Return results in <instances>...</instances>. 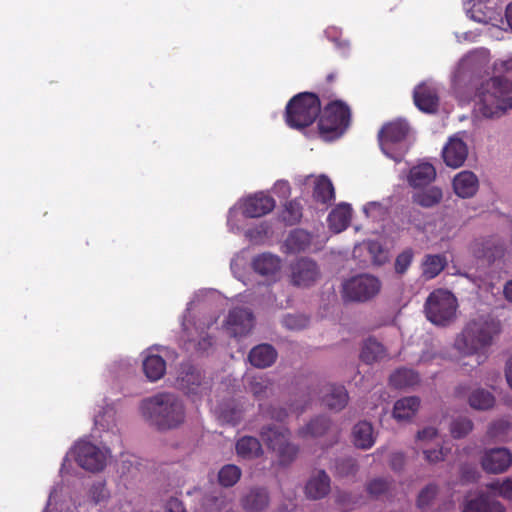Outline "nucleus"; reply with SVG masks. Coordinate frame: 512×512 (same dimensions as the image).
<instances>
[{
	"label": "nucleus",
	"mask_w": 512,
	"mask_h": 512,
	"mask_svg": "<svg viewBox=\"0 0 512 512\" xmlns=\"http://www.w3.org/2000/svg\"><path fill=\"white\" fill-rule=\"evenodd\" d=\"M497 69L503 75L484 82L477 93L476 111L487 119L500 118L512 108V59L502 61Z\"/></svg>",
	"instance_id": "obj_1"
},
{
	"label": "nucleus",
	"mask_w": 512,
	"mask_h": 512,
	"mask_svg": "<svg viewBox=\"0 0 512 512\" xmlns=\"http://www.w3.org/2000/svg\"><path fill=\"white\" fill-rule=\"evenodd\" d=\"M140 412L144 420L159 431L179 427L185 420V407L181 399L162 392L141 401Z\"/></svg>",
	"instance_id": "obj_2"
},
{
	"label": "nucleus",
	"mask_w": 512,
	"mask_h": 512,
	"mask_svg": "<svg viewBox=\"0 0 512 512\" xmlns=\"http://www.w3.org/2000/svg\"><path fill=\"white\" fill-rule=\"evenodd\" d=\"M500 332L498 320L481 316L466 324L456 337L454 346L463 355H473L489 347Z\"/></svg>",
	"instance_id": "obj_3"
},
{
	"label": "nucleus",
	"mask_w": 512,
	"mask_h": 512,
	"mask_svg": "<svg viewBox=\"0 0 512 512\" xmlns=\"http://www.w3.org/2000/svg\"><path fill=\"white\" fill-rule=\"evenodd\" d=\"M321 113V103L314 93L303 92L294 96L286 106V122L296 129L310 126Z\"/></svg>",
	"instance_id": "obj_4"
},
{
	"label": "nucleus",
	"mask_w": 512,
	"mask_h": 512,
	"mask_svg": "<svg viewBox=\"0 0 512 512\" xmlns=\"http://www.w3.org/2000/svg\"><path fill=\"white\" fill-rule=\"evenodd\" d=\"M351 111L349 106L341 100L327 104L319 117L318 127L325 140L340 137L349 127Z\"/></svg>",
	"instance_id": "obj_5"
},
{
	"label": "nucleus",
	"mask_w": 512,
	"mask_h": 512,
	"mask_svg": "<svg viewBox=\"0 0 512 512\" xmlns=\"http://www.w3.org/2000/svg\"><path fill=\"white\" fill-rule=\"evenodd\" d=\"M458 302L448 290L437 289L430 293L425 303L427 319L435 325L447 326L456 319Z\"/></svg>",
	"instance_id": "obj_6"
},
{
	"label": "nucleus",
	"mask_w": 512,
	"mask_h": 512,
	"mask_svg": "<svg viewBox=\"0 0 512 512\" xmlns=\"http://www.w3.org/2000/svg\"><path fill=\"white\" fill-rule=\"evenodd\" d=\"M382 289L381 280L369 273L350 277L342 284V299L345 302L366 303L374 299Z\"/></svg>",
	"instance_id": "obj_7"
},
{
	"label": "nucleus",
	"mask_w": 512,
	"mask_h": 512,
	"mask_svg": "<svg viewBox=\"0 0 512 512\" xmlns=\"http://www.w3.org/2000/svg\"><path fill=\"white\" fill-rule=\"evenodd\" d=\"M409 125L404 120H396L385 124L378 133L382 152L396 162L403 159L402 151H394L392 145L404 141L409 133Z\"/></svg>",
	"instance_id": "obj_8"
},
{
	"label": "nucleus",
	"mask_w": 512,
	"mask_h": 512,
	"mask_svg": "<svg viewBox=\"0 0 512 512\" xmlns=\"http://www.w3.org/2000/svg\"><path fill=\"white\" fill-rule=\"evenodd\" d=\"M321 277L319 265L311 258L299 257L289 265V280L293 286L308 288Z\"/></svg>",
	"instance_id": "obj_9"
},
{
	"label": "nucleus",
	"mask_w": 512,
	"mask_h": 512,
	"mask_svg": "<svg viewBox=\"0 0 512 512\" xmlns=\"http://www.w3.org/2000/svg\"><path fill=\"white\" fill-rule=\"evenodd\" d=\"M73 454L78 465L87 471H101L106 465V453L91 442H78Z\"/></svg>",
	"instance_id": "obj_10"
},
{
	"label": "nucleus",
	"mask_w": 512,
	"mask_h": 512,
	"mask_svg": "<svg viewBox=\"0 0 512 512\" xmlns=\"http://www.w3.org/2000/svg\"><path fill=\"white\" fill-rule=\"evenodd\" d=\"M512 464V453L505 447L486 448L482 451L480 465L488 474L506 472Z\"/></svg>",
	"instance_id": "obj_11"
},
{
	"label": "nucleus",
	"mask_w": 512,
	"mask_h": 512,
	"mask_svg": "<svg viewBox=\"0 0 512 512\" xmlns=\"http://www.w3.org/2000/svg\"><path fill=\"white\" fill-rule=\"evenodd\" d=\"M240 505L245 512H263L270 504V495L264 487H251L240 497Z\"/></svg>",
	"instance_id": "obj_12"
},
{
	"label": "nucleus",
	"mask_w": 512,
	"mask_h": 512,
	"mask_svg": "<svg viewBox=\"0 0 512 512\" xmlns=\"http://www.w3.org/2000/svg\"><path fill=\"white\" fill-rule=\"evenodd\" d=\"M253 328V314L246 308H234L227 317V330L233 337L248 334Z\"/></svg>",
	"instance_id": "obj_13"
},
{
	"label": "nucleus",
	"mask_w": 512,
	"mask_h": 512,
	"mask_svg": "<svg viewBox=\"0 0 512 512\" xmlns=\"http://www.w3.org/2000/svg\"><path fill=\"white\" fill-rule=\"evenodd\" d=\"M468 156L466 143L458 138L451 137L442 150V157L445 164L451 168L462 166Z\"/></svg>",
	"instance_id": "obj_14"
},
{
	"label": "nucleus",
	"mask_w": 512,
	"mask_h": 512,
	"mask_svg": "<svg viewBox=\"0 0 512 512\" xmlns=\"http://www.w3.org/2000/svg\"><path fill=\"white\" fill-rule=\"evenodd\" d=\"M275 207V200L264 193H257L248 197L243 204V214L249 218H258L271 212Z\"/></svg>",
	"instance_id": "obj_15"
},
{
	"label": "nucleus",
	"mask_w": 512,
	"mask_h": 512,
	"mask_svg": "<svg viewBox=\"0 0 512 512\" xmlns=\"http://www.w3.org/2000/svg\"><path fill=\"white\" fill-rule=\"evenodd\" d=\"M331 490V479L324 470L314 471L305 485V495L312 500L326 497Z\"/></svg>",
	"instance_id": "obj_16"
},
{
	"label": "nucleus",
	"mask_w": 512,
	"mask_h": 512,
	"mask_svg": "<svg viewBox=\"0 0 512 512\" xmlns=\"http://www.w3.org/2000/svg\"><path fill=\"white\" fill-rule=\"evenodd\" d=\"M415 105L423 112L434 113L439 106V97L436 89L426 83L419 84L413 93Z\"/></svg>",
	"instance_id": "obj_17"
},
{
	"label": "nucleus",
	"mask_w": 512,
	"mask_h": 512,
	"mask_svg": "<svg viewBox=\"0 0 512 512\" xmlns=\"http://www.w3.org/2000/svg\"><path fill=\"white\" fill-rule=\"evenodd\" d=\"M335 427L332 421L326 416H317L311 419L305 426L298 431L300 437L319 438L328 434H335Z\"/></svg>",
	"instance_id": "obj_18"
},
{
	"label": "nucleus",
	"mask_w": 512,
	"mask_h": 512,
	"mask_svg": "<svg viewBox=\"0 0 512 512\" xmlns=\"http://www.w3.org/2000/svg\"><path fill=\"white\" fill-rule=\"evenodd\" d=\"M472 251L477 258H483L491 263L502 257L504 247L498 240L481 239L473 243Z\"/></svg>",
	"instance_id": "obj_19"
},
{
	"label": "nucleus",
	"mask_w": 512,
	"mask_h": 512,
	"mask_svg": "<svg viewBox=\"0 0 512 512\" xmlns=\"http://www.w3.org/2000/svg\"><path fill=\"white\" fill-rule=\"evenodd\" d=\"M478 187V178L471 171H462L453 179L454 192L461 198H470L474 196Z\"/></svg>",
	"instance_id": "obj_20"
},
{
	"label": "nucleus",
	"mask_w": 512,
	"mask_h": 512,
	"mask_svg": "<svg viewBox=\"0 0 512 512\" xmlns=\"http://www.w3.org/2000/svg\"><path fill=\"white\" fill-rule=\"evenodd\" d=\"M436 178V169L430 163H420L410 169L407 181L413 188L429 185Z\"/></svg>",
	"instance_id": "obj_21"
},
{
	"label": "nucleus",
	"mask_w": 512,
	"mask_h": 512,
	"mask_svg": "<svg viewBox=\"0 0 512 512\" xmlns=\"http://www.w3.org/2000/svg\"><path fill=\"white\" fill-rule=\"evenodd\" d=\"M203 376L200 370L190 364H183L177 377L178 386L187 393H194L200 387Z\"/></svg>",
	"instance_id": "obj_22"
},
{
	"label": "nucleus",
	"mask_w": 512,
	"mask_h": 512,
	"mask_svg": "<svg viewBox=\"0 0 512 512\" xmlns=\"http://www.w3.org/2000/svg\"><path fill=\"white\" fill-rule=\"evenodd\" d=\"M260 436L270 449L276 451L290 439V431L283 426L266 425L261 428Z\"/></svg>",
	"instance_id": "obj_23"
},
{
	"label": "nucleus",
	"mask_w": 512,
	"mask_h": 512,
	"mask_svg": "<svg viewBox=\"0 0 512 512\" xmlns=\"http://www.w3.org/2000/svg\"><path fill=\"white\" fill-rule=\"evenodd\" d=\"M252 267L261 276H274L281 268V259L271 253H262L253 258Z\"/></svg>",
	"instance_id": "obj_24"
},
{
	"label": "nucleus",
	"mask_w": 512,
	"mask_h": 512,
	"mask_svg": "<svg viewBox=\"0 0 512 512\" xmlns=\"http://www.w3.org/2000/svg\"><path fill=\"white\" fill-rule=\"evenodd\" d=\"M277 358V352L273 346L269 344H260L254 347L248 359L250 363L257 368H267L271 366Z\"/></svg>",
	"instance_id": "obj_25"
},
{
	"label": "nucleus",
	"mask_w": 512,
	"mask_h": 512,
	"mask_svg": "<svg viewBox=\"0 0 512 512\" xmlns=\"http://www.w3.org/2000/svg\"><path fill=\"white\" fill-rule=\"evenodd\" d=\"M352 209L349 204L341 203L334 208L329 216L328 223L331 230L340 233L345 230L351 221Z\"/></svg>",
	"instance_id": "obj_26"
},
{
	"label": "nucleus",
	"mask_w": 512,
	"mask_h": 512,
	"mask_svg": "<svg viewBox=\"0 0 512 512\" xmlns=\"http://www.w3.org/2000/svg\"><path fill=\"white\" fill-rule=\"evenodd\" d=\"M462 512H504V507L494 498L480 495L468 501Z\"/></svg>",
	"instance_id": "obj_27"
},
{
	"label": "nucleus",
	"mask_w": 512,
	"mask_h": 512,
	"mask_svg": "<svg viewBox=\"0 0 512 512\" xmlns=\"http://www.w3.org/2000/svg\"><path fill=\"white\" fill-rule=\"evenodd\" d=\"M447 266V258L442 254H427L422 261V277L431 280L437 277Z\"/></svg>",
	"instance_id": "obj_28"
},
{
	"label": "nucleus",
	"mask_w": 512,
	"mask_h": 512,
	"mask_svg": "<svg viewBox=\"0 0 512 512\" xmlns=\"http://www.w3.org/2000/svg\"><path fill=\"white\" fill-rule=\"evenodd\" d=\"M388 357L385 347L374 338L367 339L360 353V358L366 364L380 362Z\"/></svg>",
	"instance_id": "obj_29"
},
{
	"label": "nucleus",
	"mask_w": 512,
	"mask_h": 512,
	"mask_svg": "<svg viewBox=\"0 0 512 512\" xmlns=\"http://www.w3.org/2000/svg\"><path fill=\"white\" fill-rule=\"evenodd\" d=\"M442 198V189L432 186L413 193L412 202L423 208H432L437 206L442 201Z\"/></svg>",
	"instance_id": "obj_30"
},
{
	"label": "nucleus",
	"mask_w": 512,
	"mask_h": 512,
	"mask_svg": "<svg viewBox=\"0 0 512 512\" xmlns=\"http://www.w3.org/2000/svg\"><path fill=\"white\" fill-rule=\"evenodd\" d=\"M353 442L360 449H369L375 442L372 424L367 421L358 422L353 428Z\"/></svg>",
	"instance_id": "obj_31"
},
{
	"label": "nucleus",
	"mask_w": 512,
	"mask_h": 512,
	"mask_svg": "<svg viewBox=\"0 0 512 512\" xmlns=\"http://www.w3.org/2000/svg\"><path fill=\"white\" fill-rule=\"evenodd\" d=\"M419 406L420 399L416 396L401 398L394 404L393 416L398 421L408 420L415 415Z\"/></svg>",
	"instance_id": "obj_32"
},
{
	"label": "nucleus",
	"mask_w": 512,
	"mask_h": 512,
	"mask_svg": "<svg viewBox=\"0 0 512 512\" xmlns=\"http://www.w3.org/2000/svg\"><path fill=\"white\" fill-rule=\"evenodd\" d=\"M238 456L245 459H254L262 455L263 450L260 441L252 436H243L236 442Z\"/></svg>",
	"instance_id": "obj_33"
},
{
	"label": "nucleus",
	"mask_w": 512,
	"mask_h": 512,
	"mask_svg": "<svg viewBox=\"0 0 512 512\" xmlns=\"http://www.w3.org/2000/svg\"><path fill=\"white\" fill-rule=\"evenodd\" d=\"M205 512H229L232 510V498L223 493L208 494L203 498Z\"/></svg>",
	"instance_id": "obj_34"
},
{
	"label": "nucleus",
	"mask_w": 512,
	"mask_h": 512,
	"mask_svg": "<svg viewBox=\"0 0 512 512\" xmlns=\"http://www.w3.org/2000/svg\"><path fill=\"white\" fill-rule=\"evenodd\" d=\"M143 371L150 381L161 379L166 372V362L159 355H148L143 360Z\"/></svg>",
	"instance_id": "obj_35"
},
{
	"label": "nucleus",
	"mask_w": 512,
	"mask_h": 512,
	"mask_svg": "<svg viewBox=\"0 0 512 512\" xmlns=\"http://www.w3.org/2000/svg\"><path fill=\"white\" fill-rule=\"evenodd\" d=\"M349 400L348 392L344 386H333L324 396L325 405L335 411H340L346 407Z\"/></svg>",
	"instance_id": "obj_36"
},
{
	"label": "nucleus",
	"mask_w": 512,
	"mask_h": 512,
	"mask_svg": "<svg viewBox=\"0 0 512 512\" xmlns=\"http://www.w3.org/2000/svg\"><path fill=\"white\" fill-rule=\"evenodd\" d=\"M311 241L310 233L303 229H295L287 237L286 246L290 252L296 253L306 250L311 245Z\"/></svg>",
	"instance_id": "obj_37"
},
{
	"label": "nucleus",
	"mask_w": 512,
	"mask_h": 512,
	"mask_svg": "<svg viewBox=\"0 0 512 512\" xmlns=\"http://www.w3.org/2000/svg\"><path fill=\"white\" fill-rule=\"evenodd\" d=\"M389 381L393 387L402 389L416 385L419 376L412 369L400 368L390 375Z\"/></svg>",
	"instance_id": "obj_38"
},
{
	"label": "nucleus",
	"mask_w": 512,
	"mask_h": 512,
	"mask_svg": "<svg viewBox=\"0 0 512 512\" xmlns=\"http://www.w3.org/2000/svg\"><path fill=\"white\" fill-rule=\"evenodd\" d=\"M242 475L241 469L234 464H227L223 466L218 473V480L220 485L224 487H232L239 480Z\"/></svg>",
	"instance_id": "obj_39"
},
{
	"label": "nucleus",
	"mask_w": 512,
	"mask_h": 512,
	"mask_svg": "<svg viewBox=\"0 0 512 512\" xmlns=\"http://www.w3.org/2000/svg\"><path fill=\"white\" fill-rule=\"evenodd\" d=\"M469 404L474 409L487 410L494 405V396L484 389H477L469 396Z\"/></svg>",
	"instance_id": "obj_40"
},
{
	"label": "nucleus",
	"mask_w": 512,
	"mask_h": 512,
	"mask_svg": "<svg viewBox=\"0 0 512 512\" xmlns=\"http://www.w3.org/2000/svg\"><path fill=\"white\" fill-rule=\"evenodd\" d=\"M392 486V481L384 477H376L366 483V492L374 499L385 495Z\"/></svg>",
	"instance_id": "obj_41"
},
{
	"label": "nucleus",
	"mask_w": 512,
	"mask_h": 512,
	"mask_svg": "<svg viewBox=\"0 0 512 512\" xmlns=\"http://www.w3.org/2000/svg\"><path fill=\"white\" fill-rule=\"evenodd\" d=\"M313 196L321 203H326L334 198V187L327 177H321L316 182Z\"/></svg>",
	"instance_id": "obj_42"
},
{
	"label": "nucleus",
	"mask_w": 512,
	"mask_h": 512,
	"mask_svg": "<svg viewBox=\"0 0 512 512\" xmlns=\"http://www.w3.org/2000/svg\"><path fill=\"white\" fill-rule=\"evenodd\" d=\"M247 389L255 398L260 400L268 396L271 390V383L263 377H252L249 380Z\"/></svg>",
	"instance_id": "obj_43"
},
{
	"label": "nucleus",
	"mask_w": 512,
	"mask_h": 512,
	"mask_svg": "<svg viewBox=\"0 0 512 512\" xmlns=\"http://www.w3.org/2000/svg\"><path fill=\"white\" fill-rule=\"evenodd\" d=\"M88 497L94 504H101L108 501L110 492L104 481L94 482L88 491Z\"/></svg>",
	"instance_id": "obj_44"
},
{
	"label": "nucleus",
	"mask_w": 512,
	"mask_h": 512,
	"mask_svg": "<svg viewBox=\"0 0 512 512\" xmlns=\"http://www.w3.org/2000/svg\"><path fill=\"white\" fill-rule=\"evenodd\" d=\"M298 451V447L290 443L288 440L275 452H277L279 464L282 466H288L296 459Z\"/></svg>",
	"instance_id": "obj_45"
},
{
	"label": "nucleus",
	"mask_w": 512,
	"mask_h": 512,
	"mask_svg": "<svg viewBox=\"0 0 512 512\" xmlns=\"http://www.w3.org/2000/svg\"><path fill=\"white\" fill-rule=\"evenodd\" d=\"M439 488L436 484L426 485L418 494L417 506L420 509L429 507L438 494Z\"/></svg>",
	"instance_id": "obj_46"
},
{
	"label": "nucleus",
	"mask_w": 512,
	"mask_h": 512,
	"mask_svg": "<svg viewBox=\"0 0 512 512\" xmlns=\"http://www.w3.org/2000/svg\"><path fill=\"white\" fill-rule=\"evenodd\" d=\"M473 429V423L468 418H457L451 422L450 432L454 438H463Z\"/></svg>",
	"instance_id": "obj_47"
},
{
	"label": "nucleus",
	"mask_w": 512,
	"mask_h": 512,
	"mask_svg": "<svg viewBox=\"0 0 512 512\" xmlns=\"http://www.w3.org/2000/svg\"><path fill=\"white\" fill-rule=\"evenodd\" d=\"M414 252L411 248H406L397 255L394 263L395 272L399 275L404 274L412 263Z\"/></svg>",
	"instance_id": "obj_48"
},
{
	"label": "nucleus",
	"mask_w": 512,
	"mask_h": 512,
	"mask_svg": "<svg viewBox=\"0 0 512 512\" xmlns=\"http://www.w3.org/2000/svg\"><path fill=\"white\" fill-rule=\"evenodd\" d=\"M510 428L508 421L500 420L491 423L487 429L485 440H498L503 437Z\"/></svg>",
	"instance_id": "obj_49"
},
{
	"label": "nucleus",
	"mask_w": 512,
	"mask_h": 512,
	"mask_svg": "<svg viewBox=\"0 0 512 512\" xmlns=\"http://www.w3.org/2000/svg\"><path fill=\"white\" fill-rule=\"evenodd\" d=\"M368 252L373 264L377 266H381L388 261V253L378 242H370L368 244Z\"/></svg>",
	"instance_id": "obj_50"
},
{
	"label": "nucleus",
	"mask_w": 512,
	"mask_h": 512,
	"mask_svg": "<svg viewBox=\"0 0 512 512\" xmlns=\"http://www.w3.org/2000/svg\"><path fill=\"white\" fill-rule=\"evenodd\" d=\"M335 470L339 476L345 477L354 475L357 472L358 467L354 459L343 458L336 461Z\"/></svg>",
	"instance_id": "obj_51"
},
{
	"label": "nucleus",
	"mask_w": 512,
	"mask_h": 512,
	"mask_svg": "<svg viewBox=\"0 0 512 512\" xmlns=\"http://www.w3.org/2000/svg\"><path fill=\"white\" fill-rule=\"evenodd\" d=\"M335 503L343 510H351L356 504V501L351 493L347 491L337 490L334 494Z\"/></svg>",
	"instance_id": "obj_52"
},
{
	"label": "nucleus",
	"mask_w": 512,
	"mask_h": 512,
	"mask_svg": "<svg viewBox=\"0 0 512 512\" xmlns=\"http://www.w3.org/2000/svg\"><path fill=\"white\" fill-rule=\"evenodd\" d=\"M479 478V472L473 464L464 463L460 466V480L463 483H473Z\"/></svg>",
	"instance_id": "obj_53"
},
{
	"label": "nucleus",
	"mask_w": 512,
	"mask_h": 512,
	"mask_svg": "<svg viewBox=\"0 0 512 512\" xmlns=\"http://www.w3.org/2000/svg\"><path fill=\"white\" fill-rule=\"evenodd\" d=\"M94 422L95 425L100 426L103 430H109L114 424V413L111 410L99 413L95 416Z\"/></svg>",
	"instance_id": "obj_54"
},
{
	"label": "nucleus",
	"mask_w": 512,
	"mask_h": 512,
	"mask_svg": "<svg viewBox=\"0 0 512 512\" xmlns=\"http://www.w3.org/2000/svg\"><path fill=\"white\" fill-rule=\"evenodd\" d=\"M425 460L430 464H436L438 462L444 461L445 454L443 449H426L423 451Z\"/></svg>",
	"instance_id": "obj_55"
},
{
	"label": "nucleus",
	"mask_w": 512,
	"mask_h": 512,
	"mask_svg": "<svg viewBox=\"0 0 512 512\" xmlns=\"http://www.w3.org/2000/svg\"><path fill=\"white\" fill-rule=\"evenodd\" d=\"M493 486L497 487L502 497L512 499V478H507L502 482H496Z\"/></svg>",
	"instance_id": "obj_56"
},
{
	"label": "nucleus",
	"mask_w": 512,
	"mask_h": 512,
	"mask_svg": "<svg viewBox=\"0 0 512 512\" xmlns=\"http://www.w3.org/2000/svg\"><path fill=\"white\" fill-rule=\"evenodd\" d=\"M267 415L270 419L282 422L284 421L287 416L288 412L285 408L280 406H271L267 409Z\"/></svg>",
	"instance_id": "obj_57"
},
{
	"label": "nucleus",
	"mask_w": 512,
	"mask_h": 512,
	"mask_svg": "<svg viewBox=\"0 0 512 512\" xmlns=\"http://www.w3.org/2000/svg\"><path fill=\"white\" fill-rule=\"evenodd\" d=\"M285 210L287 213L290 214V216L287 218L288 221L290 222H296L300 219L301 217V207L298 203L296 202H289L286 206H285Z\"/></svg>",
	"instance_id": "obj_58"
},
{
	"label": "nucleus",
	"mask_w": 512,
	"mask_h": 512,
	"mask_svg": "<svg viewBox=\"0 0 512 512\" xmlns=\"http://www.w3.org/2000/svg\"><path fill=\"white\" fill-rule=\"evenodd\" d=\"M405 465V456L401 452H395L390 456V466L395 471H400Z\"/></svg>",
	"instance_id": "obj_59"
},
{
	"label": "nucleus",
	"mask_w": 512,
	"mask_h": 512,
	"mask_svg": "<svg viewBox=\"0 0 512 512\" xmlns=\"http://www.w3.org/2000/svg\"><path fill=\"white\" fill-rule=\"evenodd\" d=\"M164 512H187L183 502L177 498H170L165 504Z\"/></svg>",
	"instance_id": "obj_60"
},
{
	"label": "nucleus",
	"mask_w": 512,
	"mask_h": 512,
	"mask_svg": "<svg viewBox=\"0 0 512 512\" xmlns=\"http://www.w3.org/2000/svg\"><path fill=\"white\" fill-rule=\"evenodd\" d=\"M213 345L212 338L209 335L202 337L197 344V349L201 352H207Z\"/></svg>",
	"instance_id": "obj_61"
},
{
	"label": "nucleus",
	"mask_w": 512,
	"mask_h": 512,
	"mask_svg": "<svg viewBox=\"0 0 512 512\" xmlns=\"http://www.w3.org/2000/svg\"><path fill=\"white\" fill-rule=\"evenodd\" d=\"M437 434V431L433 427L425 428L418 432L417 438L419 440L433 439Z\"/></svg>",
	"instance_id": "obj_62"
},
{
	"label": "nucleus",
	"mask_w": 512,
	"mask_h": 512,
	"mask_svg": "<svg viewBox=\"0 0 512 512\" xmlns=\"http://www.w3.org/2000/svg\"><path fill=\"white\" fill-rule=\"evenodd\" d=\"M505 376L509 386L512 388V355L506 362Z\"/></svg>",
	"instance_id": "obj_63"
},
{
	"label": "nucleus",
	"mask_w": 512,
	"mask_h": 512,
	"mask_svg": "<svg viewBox=\"0 0 512 512\" xmlns=\"http://www.w3.org/2000/svg\"><path fill=\"white\" fill-rule=\"evenodd\" d=\"M504 294L507 300L512 302V281H509L504 288Z\"/></svg>",
	"instance_id": "obj_64"
}]
</instances>
